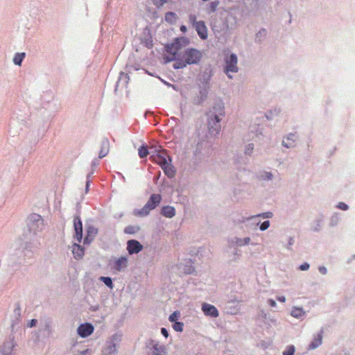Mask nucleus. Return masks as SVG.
Masks as SVG:
<instances>
[{
	"mask_svg": "<svg viewBox=\"0 0 355 355\" xmlns=\"http://www.w3.org/2000/svg\"><path fill=\"white\" fill-rule=\"evenodd\" d=\"M242 15L243 10L238 6L222 12L219 19L211 23L215 37L219 41L226 42L231 35V30L236 26Z\"/></svg>",
	"mask_w": 355,
	"mask_h": 355,
	"instance_id": "1",
	"label": "nucleus"
},
{
	"mask_svg": "<svg viewBox=\"0 0 355 355\" xmlns=\"http://www.w3.org/2000/svg\"><path fill=\"white\" fill-rule=\"evenodd\" d=\"M214 76V69L211 64L205 65L196 78L198 93L193 97V103L196 105H202L207 98L211 89V80Z\"/></svg>",
	"mask_w": 355,
	"mask_h": 355,
	"instance_id": "2",
	"label": "nucleus"
},
{
	"mask_svg": "<svg viewBox=\"0 0 355 355\" xmlns=\"http://www.w3.org/2000/svg\"><path fill=\"white\" fill-rule=\"evenodd\" d=\"M208 132L211 136L219 134L222 117L225 116V106L221 100L216 101L207 113Z\"/></svg>",
	"mask_w": 355,
	"mask_h": 355,
	"instance_id": "3",
	"label": "nucleus"
},
{
	"mask_svg": "<svg viewBox=\"0 0 355 355\" xmlns=\"http://www.w3.org/2000/svg\"><path fill=\"white\" fill-rule=\"evenodd\" d=\"M202 58V52L194 47H188L184 49L179 58H171L168 60H175L173 68L175 70L182 69L188 65L198 64Z\"/></svg>",
	"mask_w": 355,
	"mask_h": 355,
	"instance_id": "4",
	"label": "nucleus"
},
{
	"mask_svg": "<svg viewBox=\"0 0 355 355\" xmlns=\"http://www.w3.org/2000/svg\"><path fill=\"white\" fill-rule=\"evenodd\" d=\"M26 226L30 233L37 235L44 230L46 225L40 215L33 213L26 218Z\"/></svg>",
	"mask_w": 355,
	"mask_h": 355,
	"instance_id": "5",
	"label": "nucleus"
},
{
	"mask_svg": "<svg viewBox=\"0 0 355 355\" xmlns=\"http://www.w3.org/2000/svg\"><path fill=\"white\" fill-rule=\"evenodd\" d=\"M224 62L223 72L229 78L232 79V76L230 73H237L239 71L237 55L235 53L225 54Z\"/></svg>",
	"mask_w": 355,
	"mask_h": 355,
	"instance_id": "6",
	"label": "nucleus"
},
{
	"mask_svg": "<svg viewBox=\"0 0 355 355\" xmlns=\"http://www.w3.org/2000/svg\"><path fill=\"white\" fill-rule=\"evenodd\" d=\"M17 342L14 336L6 338L0 345V355H15Z\"/></svg>",
	"mask_w": 355,
	"mask_h": 355,
	"instance_id": "7",
	"label": "nucleus"
},
{
	"mask_svg": "<svg viewBox=\"0 0 355 355\" xmlns=\"http://www.w3.org/2000/svg\"><path fill=\"white\" fill-rule=\"evenodd\" d=\"M146 355H166V349L159 341L150 340L146 347Z\"/></svg>",
	"mask_w": 355,
	"mask_h": 355,
	"instance_id": "8",
	"label": "nucleus"
},
{
	"mask_svg": "<svg viewBox=\"0 0 355 355\" xmlns=\"http://www.w3.org/2000/svg\"><path fill=\"white\" fill-rule=\"evenodd\" d=\"M211 152V144L207 140H202L197 144L193 155L196 157L200 159L201 157H209Z\"/></svg>",
	"mask_w": 355,
	"mask_h": 355,
	"instance_id": "9",
	"label": "nucleus"
},
{
	"mask_svg": "<svg viewBox=\"0 0 355 355\" xmlns=\"http://www.w3.org/2000/svg\"><path fill=\"white\" fill-rule=\"evenodd\" d=\"M163 51L164 53H168L169 54L164 53L163 55V60L164 64H168L171 62H175V60H170L169 58H179L180 54L179 53V51H176V49L175 47V45L173 44V42L171 43H166L164 46Z\"/></svg>",
	"mask_w": 355,
	"mask_h": 355,
	"instance_id": "10",
	"label": "nucleus"
},
{
	"mask_svg": "<svg viewBox=\"0 0 355 355\" xmlns=\"http://www.w3.org/2000/svg\"><path fill=\"white\" fill-rule=\"evenodd\" d=\"M324 332L322 330L313 334L306 347L308 351H313L320 347L323 341Z\"/></svg>",
	"mask_w": 355,
	"mask_h": 355,
	"instance_id": "11",
	"label": "nucleus"
},
{
	"mask_svg": "<svg viewBox=\"0 0 355 355\" xmlns=\"http://www.w3.org/2000/svg\"><path fill=\"white\" fill-rule=\"evenodd\" d=\"M119 338L118 336L114 335L109 341H107L103 350V355H116V343L118 342Z\"/></svg>",
	"mask_w": 355,
	"mask_h": 355,
	"instance_id": "12",
	"label": "nucleus"
},
{
	"mask_svg": "<svg viewBox=\"0 0 355 355\" xmlns=\"http://www.w3.org/2000/svg\"><path fill=\"white\" fill-rule=\"evenodd\" d=\"M159 201H148L142 209H136L134 210V214L137 216L143 217L147 216L150 211L157 206Z\"/></svg>",
	"mask_w": 355,
	"mask_h": 355,
	"instance_id": "13",
	"label": "nucleus"
},
{
	"mask_svg": "<svg viewBox=\"0 0 355 355\" xmlns=\"http://www.w3.org/2000/svg\"><path fill=\"white\" fill-rule=\"evenodd\" d=\"M203 314L211 318H216L219 315V312L216 307L208 303H202L201 307Z\"/></svg>",
	"mask_w": 355,
	"mask_h": 355,
	"instance_id": "14",
	"label": "nucleus"
},
{
	"mask_svg": "<svg viewBox=\"0 0 355 355\" xmlns=\"http://www.w3.org/2000/svg\"><path fill=\"white\" fill-rule=\"evenodd\" d=\"M144 38L141 39V43L144 44L148 49L153 47V36L151 31L148 26H146L143 31Z\"/></svg>",
	"mask_w": 355,
	"mask_h": 355,
	"instance_id": "15",
	"label": "nucleus"
},
{
	"mask_svg": "<svg viewBox=\"0 0 355 355\" xmlns=\"http://www.w3.org/2000/svg\"><path fill=\"white\" fill-rule=\"evenodd\" d=\"M126 250L129 254H137L143 250V245L138 241L132 239L128 241Z\"/></svg>",
	"mask_w": 355,
	"mask_h": 355,
	"instance_id": "16",
	"label": "nucleus"
},
{
	"mask_svg": "<svg viewBox=\"0 0 355 355\" xmlns=\"http://www.w3.org/2000/svg\"><path fill=\"white\" fill-rule=\"evenodd\" d=\"M94 331V327L89 323H83L78 326L77 334L81 338H86L90 336Z\"/></svg>",
	"mask_w": 355,
	"mask_h": 355,
	"instance_id": "17",
	"label": "nucleus"
},
{
	"mask_svg": "<svg viewBox=\"0 0 355 355\" xmlns=\"http://www.w3.org/2000/svg\"><path fill=\"white\" fill-rule=\"evenodd\" d=\"M130 80V77L128 73H125L123 71L119 73L118 80L115 84L114 92H116L119 89L126 88Z\"/></svg>",
	"mask_w": 355,
	"mask_h": 355,
	"instance_id": "18",
	"label": "nucleus"
},
{
	"mask_svg": "<svg viewBox=\"0 0 355 355\" xmlns=\"http://www.w3.org/2000/svg\"><path fill=\"white\" fill-rule=\"evenodd\" d=\"M194 28L202 40H206L208 38V31L204 21H198V24L194 27Z\"/></svg>",
	"mask_w": 355,
	"mask_h": 355,
	"instance_id": "19",
	"label": "nucleus"
},
{
	"mask_svg": "<svg viewBox=\"0 0 355 355\" xmlns=\"http://www.w3.org/2000/svg\"><path fill=\"white\" fill-rule=\"evenodd\" d=\"M73 228L75 231V238L78 243H80L83 239V225L78 216L74 218Z\"/></svg>",
	"mask_w": 355,
	"mask_h": 355,
	"instance_id": "20",
	"label": "nucleus"
},
{
	"mask_svg": "<svg viewBox=\"0 0 355 355\" xmlns=\"http://www.w3.org/2000/svg\"><path fill=\"white\" fill-rule=\"evenodd\" d=\"M290 315L297 320H304L306 317V311L302 306H293L291 309Z\"/></svg>",
	"mask_w": 355,
	"mask_h": 355,
	"instance_id": "21",
	"label": "nucleus"
},
{
	"mask_svg": "<svg viewBox=\"0 0 355 355\" xmlns=\"http://www.w3.org/2000/svg\"><path fill=\"white\" fill-rule=\"evenodd\" d=\"M164 171V175L169 179H172L175 176L176 169L173 164V159H168V163L164 165L161 168Z\"/></svg>",
	"mask_w": 355,
	"mask_h": 355,
	"instance_id": "22",
	"label": "nucleus"
},
{
	"mask_svg": "<svg viewBox=\"0 0 355 355\" xmlns=\"http://www.w3.org/2000/svg\"><path fill=\"white\" fill-rule=\"evenodd\" d=\"M297 139L296 132H290L284 137L282 141V146L286 148H291L295 146V142Z\"/></svg>",
	"mask_w": 355,
	"mask_h": 355,
	"instance_id": "23",
	"label": "nucleus"
},
{
	"mask_svg": "<svg viewBox=\"0 0 355 355\" xmlns=\"http://www.w3.org/2000/svg\"><path fill=\"white\" fill-rule=\"evenodd\" d=\"M173 42L176 51H180L182 47H185L190 44V39L185 36H180L175 37Z\"/></svg>",
	"mask_w": 355,
	"mask_h": 355,
	"instance_id": "24",
	"label": "nucleus"
},
{
	"mask_svg": "<svg viewBox=\"0 0 355 355\" xmlns=\"http://www.w3.org/2000/svg\"><path fill=\"white\" fill-rule=\"evenodd\" d=\"M128 258L126 257H121L114 261L112 267L117 271H121L128 266Z\"/></svg>",
	"mask_w": 355,
	"mask_h": 355,
	"instance_id": "25",
	"label": "nucleus"
},
{
	"mask_svg": "<svg viewBox=\"0 0 355 355\" xmlns=\"http://www.w3.org/2000/svg\"><path fill=\"white\" fill-rule=\"evenodd\" d=\"M71 252L74 259L77 260L82 259L85 255L84 248L77 243L72 245Z\"/></svg>",
	"mask_w": 355,
	"mask_h": 355,
	"instance_id": "26",
	"label": "nucleus"
},
{
	"mask_svg": "<svg viewBox=\"0 0 355 355\" xmlns=\"http://www.w3.org/2000/svg\"><path fill=\"white\" fill-rule=\"evenodd\" d=\"M166 151L167 150L164 149L161 146L150 148L149 153L150 160L152 162L153 160L157 159L164 153H166Z\"/></svg>",
	"mask_w": 355,
	"mask_h": 355,
	"instance_id": "27",
	"label": "nucleus"
},
{
	"mask_svg": "<svg viewBox=\"0 0 355 355\" xmlns=\"http://www.w3.org/2000/svg\"><path fill=\"white\" fill-rule=\"evenodd\" d=\"M110 141L107 138H103L101 144V149L98 153V158L102 159L109 153Z\"/></svg>",
	"mask_w": 355,
	"mask_h": 355,
	"instance_id": "28",
	"label": "nucleus"
},
{
	"mask_svg": "<svg viewBox=\"0 0 355 355\" xmlns=\"http://www.w3.org/2000/svg\"><path fill=\"white\" fill-rule=\"evenodd\" d=\"M168 159H172V157L168 154L167 150L166 153H164L157 159L153 160L152 162L159 165L160 168H162L164 165L168 163Z\"/></svg>",
	"mask_w": 355,
	"mask_h": 355,
	"instance_id": "29",
	"label": "nucleus"
},
{
	"mask_svg": "<svg viewBox=\"0 0 355 355\" xmlns=\"http://www.w3.org/2000/svg\"><path fill=\"white\" fill-rule=\"evenodd\" d=\"M267 35V30L265 28H261L259 31L255 34L254 42L259 44H262L263 40L266 38Z\"/></svg>",
	"mask_w": 355,
	"mask_h": 355,
	"instance_id": "30",
	"label": "nucleus"
},
{
	"mask_svg": "<svg viewBox=\"0 0 355 355\" xmlns=\"http://www.w3.org/2000/svg\"><path fill=\"white\" fill-rule=\"evenodd\" d=\"M162 214L166 218H173L175 215V209L173 206H164L162 209Z\"/></svg>",
	"mask_w": 355,
	"mask_h": 355,
	"instance_id": "31",
	"label": "nucleus"
},
{
	"mask_svg": "<svg viewBox=\"0 0 355 355\" xmlns=\"http://www.w3.org/2000/svg\"><path fill=\"white\" fill-rule=\"evenodd\" d=\"M150 153V149L148 148L146 143H143L138 148V155L141 159L146 158Z\"/></svg>",
	"mask_w": 355,
	"mask_h": 355,
	"instance_id": "32",
	"label": "nucleus"
},
{
	"mask_svg": "<svg viewBox=\"0 0 355 355\" xmlns=\"http://www.w3.org/2000/svg\"><path fill=\"white\" fill-rule=\"evenodd\" d=\"M220 4L219 0H214L209 2L206 5V10L208 14L214 13L216 11L218 5Z\"/></svg>",
	"mask_w": 355,
	"mask_h": 355,
	"instance_id": "33",
	"label": "nucleus"
},
{
	"mask_svg": "<svg viewBox=\"0 0 355 355\" xmlns=\"http://www.w3.org/2000/svg\"><path fill=\"white\" fill-rule=\"evenodd\" d=\"M177 19L178 15L174 12L168 11L165 13L164 19L166 22L169 23L170 24H175Z\"/></svg>",
	"mask_w": 355,
	"mask_h": 355,
	"instance_id": "34",
	"label": "nucleus"
},
{
	"mask_svg": "<svg viewBox=\"0 0 355 355\" xmlns=\"http://www.w3.org/2000/svg\"><path fill=\"white\" fill-rule=\"evenodd\" d=\"M273 178V174L268 171H260L257 174V178L259 180L268 181Z\"/></svg>",
	"mask_w": 355,
	"mask_h": 355,
	"instance_id": "35",
	"label": "nucleus"
},
{
	"mask_svg": "<svg viewBox=\"0 0 355 355\" xmlns=\"http://www.w3.org/2000/svg\"><path fill=\"white\" fill-rule=\"evenodd\" d=\"M250 242H251V239L249 236H245L243 238L236 237L234 239V243L237 246H240V247L248 245L250 243Z\"/></svg>",
	"mask_w": 355,
	"mask_h": 355,
	"instance_id": "36",
	"label": "nucleus"
},
{
	"mask_svg": "<svg viewBox=\"0 0 355 355\" xmlns=\"http://www.w3.org/2000/svg\"><path fill=\"white\" fill-rule=\"evenodd\" d=\"M25 57L26 53L24 52L16 53L12 60L13 63L17 66H21Z\"/></svg>",
	"mask_w": 355,
	"mask_h": 355,
	"instance_id": "37",
	"label": "nucleus"
},
{
	"mask_svg": "<svg viewBox=\"0 0 355 355\" xmlns=\"http://www.w3.org/2000/svg\"><path fill=\"white\" fill-rule=\"evenodd\" d=\"M139 225H129L124 229V232L128 234H135L140 231Z\"/></svg>",
	"mask_w": 355,
	"mask_h": 355,
	"instance_id": "38",
	"label": "nucleus"
},
{
	"mask_svg": "<svg viewBox=\"0 0 355 355\" xmlns=\"http://www.w3.org/2000/svg\"><path fill=\"white\" fill-rule=\"evenodd\" d=\"M279 112V109L275 108L274 110H269L265 113V116L268 120H271L275 115L277 116Z\"/></svg>",
	"mask_w": 355,
	"mask_h": 355,
	"instance_id": "39",
	"label": "nucleus"
},
{
	"mask_svg": "<svg viewBox=\"0 0 355 355\" xmlns=\"http://www.w3.org/2000/svg\"><path fill=\"white\" fill-rule=\"evenodd\" d=\"M15 318L12 322V327L17 326L21 320V313L19 309H16L15 311Z\"/></svg>",
	"mask_w": 355,
	"mask_h": 355,
	"instance_id": "40",
	"label": "nucleus"
},
{
	"mask_svg": "<svg viewBox=\"0 0 355 355\" xmlns=\"http://www.w3.org/2000/svg\"><path fill=\"white\" fill-rule=\"evenodd\" d=\"M99 279L103 282L108 288L112 289L114 287L112 280L109 277H101Z\"/></svg>",
	"mask_w": 355,
	"mask_h": 355,
	"instance_id": "41",
	"label": "nucleus"
},
{
	"mask_svg": "<svg viewBox=\"0 0 355 355\" xmlns=\"http://www.w3.org/2000/svg\"><path fill=\"white\" fill-rule=\"evenodd\" d=\"M74 355H93V351L89 348L83 349L82 350H78Z\"/></svg>",
	"mask_w": 355,
	"mask_h": 355,
	"instance_id": "42",
	"label": "nucleus"
},
{
	"mask_svg": "<svg viewBox=\"0 0 355 355\" xmlns=\"http://www.w3.org/2000/svg\"><path fill=\"white\" fill-rule=\"evenodd\" d=\"M12 123H15V120H17V121L23 123L25 121V116H20V118L18 117V114L14 112L12 114Z\"/></svg>",
	"mask_w": 355,
	"mask_h": 355,
	"instance_id": "43",
	"label": "nucleus"
},
{
	"mask_svg": "<svg viewBox=\"0 0 355 355\" xmlns=\"http://www.w3.org/2000/svg\"><path fill=\"white\" fill-rule=\"evenodd\" d=\"M254 150V144L252 143L248 144L245 148L244 153L246 155L250 156Z\"/></svg>",
	"mask_w": 355,
	"mask_h": 355,
	"instance_id": "44",
	"label": "nucleus"
},
{
	"mask_svg": "<svg viewBox=\"0 0 355 355\" xmlns=\"http://www.w3.org/2000/svg\"><path fill=\"white\" fill-rule=\"evenodd\" d=\"M94 174V170H92V171H90L89 173H88V174L87 175V180H86V182H85V192L87 193L89 189V187H90V183H91V180L89 179V178Z\"/></svg>",
	"mask_w": 355,
	"mask_h": 355,
	"instance_id": "45",
	"label": "nucleus"
},
{
	"mask_svg": "<svg viewBox=\"0 0 355 355\" xmlns=\"http://www.w3.org/2000/svg\"><path fill=\"white\" fill-rule=\"evenodd\" d=\"M180 317V313L178 311H174L172 314L170 315L168 320L170 322L175 323V322H178V320Z\"/></svg>",
	"mask_w": 355,
	"mask_h": 355,
	"instance_id": "46",
	"label": "nucleus"
},
{
	"mask_svg": "<svg viewBox=\"0 0 355 355\" xmlns=\"http://www.w3.org/2000/svg\"><path fill=\"white\" fill-rule=\"evenodd\" d=\"M183 323L181 322H175L173 323V328L178 332H182L183 331Z\"/></svg>",
	"mask_w": 355,
	"mask_h": 355,
	"instance_id": "47",
	"label": "nucleus"
},
{
	"mask_svg": "<svg viewBox=\"0 0 355 355\" xmlns=\"http://www.w3.org/2000/svg\"><path fill=\"white\" fill-rule=\"evenodd\" d=\"M189 22L191 24L192 26L194 28L198 23V21H197V17L193 14H190L189 15Z\"/></svg>",
	"mask_w": 355,
	"mask_h": 355,
	"instance_id": "48",
	"label": "nucleus"
},
{
	"mask_svg": "<svg viewBox=\"0 0 355 355\" xmlns=\"http://www.w3.org/2000/svg\"><path fill=\"white\" fill-rule=\"evenodd\" d=\"M168 0H153V4L158 8L162 7Z\"/></svg>",
	"mask_w": 355,
	"mask_h": 355,
	"instance_id": "49",
	"label": "nucleus"
},
{
	"mask_svg": "<svg viewBox=\"0 0 355 355\" xmlns=\"http://www.w3.org/2000/svg\"><path fill=\"white\" fill-rule=\"evenodd\" d=\"M273 214L270 211L265 212L263 214H261L255 217V219L261 217L263 218H271L272 217Z\"/></svg>",
	"mask_w": 355,
	"mask_h": 355,
	"instance_id": "50",
	"label": "nucleus"
},
{
	"mask_svg": "<svg viewBox=\"0 0 355 355\" xmlns=\"http://www.w3.org/2000/svg\"><path fill=\"white\" fill-rule=\"evenodd\" d=\"M270 223L269 220H266L260 224L259 230L261 231H265L270 227Z\"/></svg>",
	"mask_w": 355,
	"mask_h": 355,
	"instance_id": "51",
	"label": "nucleus"
},
{
	"mask_svg": "<svg viewBox=\"0 0 355 355\" xmlns=\"http://www.w3.org/2000/svg\"><path fill=\"white\" fill-rule=\"evenodd\" d=\"M336 207L338 208V209H340L341 210H343V211H345L348 209V205L345 203L344 202H339L336 205Z\"/></svg>",
	"mask_w": 355,
	"mask_h": 355,
	"instance_id": "52",
	"label": "nucleus"
},
{
	"mask_svg": "<svg viewBox=\"0 0 355 355\" xmlns=\"http://www.w3.org/2000/svg\"><path fill=\"white\" fill-rule=\"evenodd\" d=\"M99 164V158H94L92 162V164H91V171H92V170H94V171H95V168Z\"/></svg>",
	"mask_w": 355,
	"mask_h": 355,
	"instance_id": "53",
	"label": "nucleus"
},
{
	"mask_svg": "<svg viewBox=\"0 0 355 355\" xmlns=\"http://www.w3.org/2000/svg\"><path fill=\"white\" fill-rule=\"evenodd\" d=\"M37 320L36 319H32L28 321L27 326L29 328H32V327H35L37 325Z\"/></svg>",
	"mask_w": 355,
	"mask_h": 355,
	"instance_id": "54",
	"label": "nucleus"
},
{
	"mask_svg": "<svg viewBox=\"0 0 355 355\" xmlns=\"http://www.w3.org/2000/svg\"><path fill=\"white\" fill-rule=\"evenodd\" d=\"M295 352V348L293 346L290 347L286 351L284 352V355H293Z\"/></svg>",
	"mask_w": 355,
	"mask_h": 355,
	"instance_id": "55",
	"label": "nucleus"
},
{
	"mask_svg": "<svg viewBox=\"0 0 355 355\" xmlns=\"http://www.w3.org/2000/svg\"><path fill=\"white\" fill-rule=\"evenodd\" d=\"M96 234V230L93 227H89L87 230V235L91 236H94Z\"/></svg>",
	"mask_w": 355,
	"mask_h": 355,
	"instance_id": "56",
	"label": "nucleus"
},
{
	"mask_svg": "<svg viewBox=\"0 0 355 355\" xmlns=\"http://www.w3.org/2000/svg\"><path fill=\"white\" fill-rule=\"evenodd\" d=\"M93 239V236H91L89 235H87V236L84 239V244L89 245Z\"/></svg>",
	"mask_w": 355,
	"mask_h": 355,
	"instance_id": "57",
	"label": "nucleus"
},
{
	"mask_svg": "<svg viewBox=\"0 0 355 355\" xmlns=\"http://www.w3.org/2000/svg\"><path fill=\"white\" fill-rule=\"evenodd\" d=\"M148 200H162L160 194H152Z\"/></svg>",
	"mask_w": 355,
	"mask_h": 355,
	"instance_id": "58",
	"label": "nucleus"
},
{
	"mask_svg": "<svg viewBox=\"0 0 355 355\" xmlns=\"http://www.w3.org/2000/svg\"><path fill=\"white\" fill-rule=\"evenodd\" d=\"M241 257V254L239 252V251H236L232 254V260H238Z\"/></svg>",
	"mask_w": 355,
	"mask_h": 355,
	"instance_id": "59",
	"label": "nucleus"
},
{
	"mask_svg": "<svg viewBox=\"0 0 355 355\" xmlns=\"http://www.w3.org/2000/svg\"><path fill=\"white\" fill-rule=\"evenodd\" d=\"M309 268V264L307 263H304L300 266V269L301 270H307Z\"/></svg>",
	"mask_w": 355,
	"mask_h": 355,
	"instance_id": "60",
	"label": "nucleus"
},
{
	"mask_svg": "<svg viewBox=\"0 0 355 355\" xmlns=\"http://www.w3.org/2000/svg\"><path fill=\"white\" fill-rule=\"evenodd\" d=\"M267 302L268 304L272 307H275L277 306L275 301L272 299L268 300Z\"/></svg>",
	"mask_w": 355,
	"mask_h": 355,
	"instance_id": "61",
	"label": "nucleus"
},
{
	"mask_svg": "<svg viewBox=\"0 0 355 355\" xmlns=\"http://www.w3.org/2000/svg\"><path fill=\"white\" fill-rule=\"evenodd\" d=\"M161 334L167 338L168 337V332L166 328H162L161 329Z\"/></svg>",
	"mask_w": 355,
	"mask_h": 355,
	"instance_id": "62",
	"label": "nucleus"
},
{
	"mask_svg": "<svg viewBox=\"0 0 355 355\" xmlns=\"http://www.w3.org/2000/svg\"><path fill=\"white\" fill-rule=\"evenodd\" d=\"M319 271L322 275H326L327 272V269L324 266H321L319 268Z\"/></svg>",
	"mask_w": 355,
	"mask_h": 355,
	"instance_id": "63",
	"label": "nucleus"
},
{
	"mask_svg": "<svg viewBox=\"0 0 355 355\" xmlns=\"http://www.w3.org/2000/svg\"><path fill=\"white\" fill-rule=\"evenodd\" d=\"M322 225L319 222H317L316 225L313 226V230L314 231H319L321 228Z\"/></svg>",
	"mask_w": 355,
	"mask_h": 355,
	"instance_id": "64",
	"label": "nucleus"
}]
</instances>
